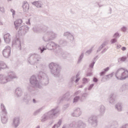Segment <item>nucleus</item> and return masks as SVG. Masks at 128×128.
<instances>
[{
	"label": "nucleus",
	"mask_w": 128,
	"mask_h": 128,
	"mask_svg": "<svg viewBox=\"0 0 128 128\" xmlns=\"http://www.w3.org/2000/svg\"><path fill=\"white\" fill-rule=\"evenodd\" d=\"M93 82H98V79L94 77L93 78Z\"/></svg>",
	"instance_id": "nucleus-57"
},
{
	"label": "nucleus",
	"mask_w": 128,
	"mask_h": 128,
	"mask_svg": "<svg viewBox=\"0 0 128 128\" xmlns=\"http://www.w3.org/2000/svg\"><path fill=\"white\" fill-rule=\"evenodd\" d=\"M94 84H90L88 87V90H92V89L94 88Z\"/></svg>",
	"instance_id": "nucleus-49"
},
{
	"label": "nucleus",
	"mask_w": 128,
	"mask_h": 128,
	"mask_svg": "<svg viewBox=\"0 0 128 128\" xmlns=\"http://www.w3.org/2000/svg\"><path fill=\"white\" fill-rule=\"evenodd\" d=\"M108 101L110 104H116V95L111 94L108 98Z\"/></svg>",
	"instance_id": "nucleus-20"
},
{
	"label": "nucleus",
	"mask_w": 128,
	"mask_h": 128,
	"mask_svg": "<svg viewBox=\"0 0 128 128\" xmlns=\"http://www.w3.org/2000/svg\"><path fill=\"white\" fill-rule=\"evenodd\" d=\"M82 114V111L80 108H76L74 110V112L72 113V116L75 118H78Z\"/></svg>",
	"instance_id": "nucleus-14"
},
{
	"label": "nucleus",
	"mask_w": 128,
	"mask_h": 128,
	"mask_svg": "<svg viewBox=\"0 0 128 128\" xmlns=\"http://www.w3.org/2000/svg\"><path fill=\"white\" fill-rule=\"evenodd\" d=\"M108 70H110V67H107L104 68L103 70L100 73V76H104Z\"/></svg>",
	"instance_id": "nucleus-33"
},
{
	"label": "nucleus",
	"mask_w": 128,
	"mask_h": 128,
	"mask_svg": "<svg viewBox=\"0 0 128 128\" xmlns=\"http://www.w3.org/2000/svg\"><path fill=\"white\" fill-rule=\"evenodd\" d=\"M4 42L6 44H10V40H12V36H10V34L7 33L4 35Z\"/></svg>",
	"instance_id": "nucleus-21"
},
{
	"label": "nucleus",
	"mask_w": 128,
	"mask_h": 128,
	"mask_svg": "<svg viewBox=\"0 0 128 128\" xmlns=\"http://www.w3.org/2000/svg\"><path fill=\"white\" fill-rule=\"evenodd\" d=\"M1 108L2 110V114H1V120L2 124H6L8 122V112H6V109L4 104H1Z\"/></svg>",
	"instance_id": "nucleus-8"
},
{
	"label": "nucleus",
	"mask_w": 128,
	"mask_h": 128,
	"mask_svg": "<svg viewBox=\"0 0 128 128\" xmlns=\"http://www.w3.org/2000/svg\"><path fill=\"white\" fill-rule=\"evenodd\" d=\"M122 50H126V48L124 47V46H123L122 48Z\"/></svg>",
	"instance_id": "nucleus-63"
},
{
	"label": "nucleus",
	"mask_w": 128,
	"mask_h": 128,
	"mask_svg": "<svg viewBox=\"0 0 128 128\" xmlns=\"http://www.w3.org/2000/svg\"><path fill=\"white\" fill-rule=\"evenodd\" d=\"M92 48H93L92 47L91 48H90V50H88L86 52H85V55L86 56H90V54H92Z\"/></svg>",
	"instance_id": "nucleus-42"
},
{
	"label": "nucleus",
	"mask_w": 128,
	"mask_h": 128,
	"mask_svg": "<svg viewBox=\"0 0 128 128\" xmlns=\"http://www.w3.org/2000/svg\"><path fill=\"white\" fill-rule=\"evenodd\" d=\"M15 94L17 98H20L24 94V91H22V88L18 87L16 88L15 90Z\"/></svg>",
	"instance_id": "nucleus-18"
},
{
	"label": "nucleus",
	"mask_w": 128,
	"mask_h": 128,
	"mask_svg": "<svg viewBox=\"0 0 128 128\" xmlns=\"http://www.w3.org/2000/svg\"><path fill=\"white\" fill-rule=\"evenodd\" d=\"M88 122L94 128H96L98 126V120L95 116L92 115L90 116L88 118Z\"/></svg>",
	"instance_id": "nucleus-12"
},
{
	"label": "nucleus",
	"mask_w": 128,
	"mask_h": 128,
	"mask_svg": "<svg viewBox=\"0 0 128 128\" xmlns=\"http://www.w3.org/2000/svg\"><path fill=\"white\" fill-rule=\"evenodd\" d=\"M32 4L38 8H42V3L40 1H35L32 2Z\"/></svg>",
	"instance_id": "nucleus-27"
},
{
	"label": "nucleus",
	"mask_w": 128,
	"mask_h": 128,
	"mask_svg": "<svg viewBox=\"0 0 128 128\" xmlns=\"http://www.w3.org/2000/svg\"><path fill=\"white\" fill-rule=\"evenodd\" d=\"M62 120H60L58 123L56 124H54L52 126V128H58L60 126H62Z\"/></svg>",
	"instance_id": "nucleus-35"
},
{
	"label": "nucleus",
	"mask_w": 128,
	"mask_h": 128,
	"mask_svg": "<svg viewBox=\"0 0 128 128\" xmlns=\"http://www.w3.org/2000/svg\"><path fill=\"white\" fill-rule=\"evenodd\" d=\"M106 46V42H103L96 50V53L98 54V52H100V50H102V48H104Z\"/></svg>",
	"instance_id": "nucleus-38"
},
{
	"label": "nucleus",
	"mask_w": 128,
	"mask_h": 128,
	"mask_svg": "<svg viewBox=\"0 0 128 128\" xmlns=\"http://www.w3.org/2000/svg\"><path fill=\"white\" fill-rule=\"evenodd\" d=\"M108 50V48L107 47L106 48H104L101 52V54H104V52H106Z\"/></svg>",
	"instance_id": "nucleus-54"
},
{
	"label": "nucleus",
	"mask_w": 128,
	"mask_h": 128,
	"mask_svg": "<svg viewBox=\"0 0 128 128\" xmlns=\"http://www.w3.org/2000/svg\"><path fill=\"white\" fill-rule=\"evenodd\" d=\"M70 128H78V122H73L69 125Z\"/></svg>",
	"instance_id": "nucleus-34"
},
{
	"label": "nucleus",
	"mask_w": 128,
	"mask_h": 128,
	"mask_svg": "<svg viewBox=\"0 0 128 128\" xmlns=\"http://www.w3.org/2000/svg\"><path fill=\"white\" fill-rule=\"evenodd\" d=\"M76 80V76H72L69 82H68V84L70 86H72V84H74V82Z\"/></svg>",
	"instance_id": "nucleus-37"
},
{
	"label": "nucleus",
	"mask_w": 128,
	"mask_h": 128,
	"mask_svg": "<svg viewBox=\"0 0 128 128\" xmlns=\"http://www.w3.org/2000/svg\"><path fill=\"white\" fill-rule=\"evenodd\" d=\"M30 28L28 26H22L19 28L18 34L20 36H25L27 32H28Z\"/></svg>",
	"instance_id": "nucleus-11"
},
{
	"label": "nucleus",
	"mask_w": 128,
	"mask_h": 128,
	"mask_svg": "<svg viewBox=\"0 0 128 128\" xmlns=\"http://www.w3.org/2000/svg\"><path fill=\"white\" fill-rule=\"evenodd\" d=\"M16 75L14 72H8L6 75L0 74V84H4L12 82L14 78H16Z\"/></svg>",
	"instance_id": "nucleus-3"
},
{
	"label": "nucleus",
	"mask_w": 128,
	"mask_h": 128,
	"mask_svg": "<svg viewBox=\"0 0 128 128\" xmlns=\"http://www.w3.org/2000/svg\"><path fill=\"white\" fill-rule=\"evenodd\" d=\"M81 92H82V91L80 90H78V91L74 93V96H78L80 94Z\"/></svg>",
	"instance_id": "nucleus-55"
},
{
	"label": "nucleus",
	"mask_w": 128,
	"mask_h": 128,
	"mask_svg": "<svg viewBox=\"0 0 128 128\" xmlns=\"http://www.w3.org/2000/svg\"><path fill=\"white\" fill-rule=\"evenodd\" d=\"M14 25L16 30H18V27L22 26V19H18L14 22Z\"/></svg>",
	"instance_id": "nucleus-23"
},
{
	"label": "nucleus",
	"mask_w": 128,
	"mask_h": 128,
	"mask_svg": "<svg viewBox=\"0 0 128 128\" xmlns=\"http://www.w3.org/2000/svg\"><path fill=\"white\" fill-rule=\"evenodd\" d=\"M120 33H118V32H116L113 36V38H116V40H117V38H120Z\"/></svg>",
	"instance_id": "nucleus-44"
},
{
	"label": "nucleus",
	"mask_w": 128,
	"mask_h": 128,
	"mask_svg": "<svg viewBox=\"0 0 128 128\" xmlns=\"http://www.w3.org/2000/svg\"><path fill=\"white\" fill-rule=\"evenodd\" d=\"M46 48L47 50H55V54L56 50H58L60 49V45L56 44L54 42H50L47 44H46Z\"/></svg>",
	"instance_id": "nucleus-10"
},
{
	"label": "nucleus",
	"mask_w": 128,
	"mask_h": 128,
	"mask_svg": "<svg viewBox=\"0 0 128 128\" xmlns=\"http://www.w3.org/2000/svg\"><path fill=\"white\" fill-rule=\"evenodd\" d=\"M26 24H30V19H28V22H26Z\"/></svg>",
	"instance_id": "nucleus-62"
},
{
	"label": "nucleus",
	"mask_w": 128,
	"mask_h": 128,
	"mask_svg": "<svg viewBox=\"0 0 128 128\" xmlns=\"http://www.w3.org/2000/svg\"><path fill=\"white\" fill-rule=\"evenodd\" d=\"M34 88H36V86H34L32 84H29L28 86V90L29 92H32V94H36Z\"/></svg>",
	"instance_id": "nucleus-31"
},
{
	"label": "nucleus",
	"mask_w": 128,
	"mask_h": 128,
	"mask_svg": "<svg viewBox=\"0 0 128 128\" xmlns=\"http://www.w3.org/2000/svg\"><path fill=\"white\" fill-rule=\"evenodd\" d=\"M98 56H96L94 57V58L93 59V62H96L98 60Z\"/></svg>",
	"instance_id": "nucleus-60"
},
{
	"label": "nucleus",
	"mask_w": 128,
	"mask_h": 128,
	"mask_svg": "<svg viewBox=\"0 0 128 128\" xmlns=\"http://www.w3.org/2000/svg\"><path fill=\"white\" fill-rule=\"evenodd\" d=\"M63 36H64L66 38H68V40H70V42H72V40H74V37L72 34L69 32H64L63 34Z\"/></svg>",
	"instance_id": "nucleus-16"
},
{
	"label": "nucleus",
	"mask_w": 128,
	"mask_h": 128,
	"mask_svg": "<svg viewBox=\"0 0 128 128\" xmlns=\"http://www.w3.org/2000/svg\"><path fill=\"white\" fill-rule=\"evenodd\" d=\"M94 64H96V60L92 61V62L89 66L90 68H94Z\"/></svg>",
	"instance_id": "nucleus-48"
},
{
	"label": "nucleus",
	"mask_w": 128,
	"mask_h": 128,
	"mask_svg": "<svg viewBox=\"0 0 128 128\" xmlns=\"http://www.w3.org/2000/svg\"><path fill=\"white\" fill-rule=\"evenodd\" d=\"M32 102H34V104H36L37 102L36 100V99L34 98L32 100Z\"/></svg>",
	"instance_id": "nucleus-64"
},
{
	"label": "nucleus",
	"mask_w": 128,
	"mask_h": 128,
	"mask_svg": "<svg viewBox=\"0 0 128 128\" xmlns=\"http://www.w3.org/2000/svg\"><path fill=\"white\" fill-rule=\"evenodd\" d=\"M49 68L50 72L54 78H60V70H62V66L57 63L51 62L49 64Z\"/></svg>",
	"instance_id": "nucleus-4"
},
{
	"label": "nucleus",
	"mask_w": 128,
	"mask_h": 128,
	"mask_svg": "<svg viewBox=\"0 0 128 128\" xmlns=\"http://www.w3.org/2000/svg\"><path fill=\"white\" fill-rule=\"evenodd\" d=\"M12 46H15V48H19L20 50H22V43H20V39L19 36H16L12 38Z\"/></svg>",
	"instance_id": "nucleus-9"
},
{
	"label": "nucleus",
	"mask_w": 128,
	"mask_h": 128,
	"mask_svg": "<svg viewBox=\"0 0 128 128\" xmlns=\"http://www.w3.org/2000/svg\"><path fill=\"white\" fill-rule=\"evenodd\" d=\"M82 98H86L88 96V93L84 92L82 94Z\"/></svg>",
	"instance_id": "nucleus-45"
},
{
	"label": "nucleus",
	"mask_w": 128,
	"mask_h": 128,
	"mask_svg": "<svg viewBox=\"0 0 128 128\" xmlns=\"http://www.w3.org/2000/svg\"><path fill=\"white\" fill-rule=\"evenodd\" d=\"M44 108H41L37 110H36L35 112H34V116H38L40 112H41L42 111Z\"/></svg>",
	"instance_id": "nucleus-39"
},
{
	"label": "nucleus",
	"mask_w": 128,
	"mask_h": 128,
	"mask_svg": "<svg viewBox=\"0 0 128 128\" xmlns=\"http://www.w3.org/2000/svg\"><path fill=\"white\" fill-rule=\"evenodd\" d=\"M5 68H8V66L4 62L0 61V71L2 70H5Z\"/></svg>",
	"instance_id": "nucleus-32"
},
{
	"label": "nucleus",
	"mask_w": 128,
	"mask_h": 128,
	"mask_svg": "<svg viewBox=\"0 0 128 128\" xmlns=\"http://www.w3.org/2000/svg\"><path fill=\"white\" fill-rule=\"evenodd\" d=\"M55 52L56 56H61L64 59L68 58H70V54L64 52L60 48L58 50H56Z\"/></svg>",
	"instance_id": "nucleus-13"
},
{
	"label": "nucleus",
	"mask_w": 128,
	"mask_h": 128,
	"mask_svg": "<svg viewBox=\"0 0 128 128\" xmlns=\"http://www.w3.org/2000/svg\"><path fill=\"white\" fill-rule=\"evenodd\" d=\"M69 106H70V104H66L64 106V110H66V108H68Z\"/></svg>",
	"instance_id": "nucleus-56"
},
{
	"label": "nucleus",
	"mask_w": 128,
	"mask_h": 128,
	"mask_svg": "<svg viewBox=\"0 0 128 128\" xmlns=\"http://www.w3.org/2000/svg\"><path fill=\"white\" fill-rule=\"evenodd\" d=\"M59 44H62V46H66L68 44V42L66 40H60Z\"/></svg>",
	"instance_id": "nucleus-43"
},
{
	"label": "nucleus",
	"mask_w": 128,
	"mask_h": 128,
	"mask_svg": "<svg viewBox=\"0 0 128 128\" xmlns=\"http://www.w3.org/2000/svg\"><path fill=\"white\" fill-rule=\"evenodd\" d=\"M33 30L34 32H42V27L40 26H36L33 28Z\"/></svg>",
	"instance_id": "nucleus-29"
},
{
	"label": "nucleus",
	"mask_w": 128,
	"mask_h": 128,
	"mask_svg": "<svg viewBox=\"0 0 128 128\" xmlns=\"http://www.w3.org/2000/svg\"><path fill=\"white\" fill-rule=\"evenodd\" d=\"M10 11L12 14V18H14V16L16 15V11L14 10L13 9H10Z\"/></svg>",
	"instance_id": "nucleus-51"
},
{
	"label": "nucleus",
	"mask_w": 128,
	"mask_h": 128,
	"mask_svg": "<svg viewBox=\"0 0 128 128\" xmlns=\"http://www.w3.org/2000/svg\"><path fill=\"white\" fill-rule=\"evenodd\" d=\"M80 98V96H75L73 100V104H76V102H78Z\"/></svg>",
	"instance_id": "nucleus-41"
},
{
	"label": "nucleus",
	"mask_w": 128,
	"mask_h": 128,
	"mask_svg": "<svg viewBox=\"0 0 128 128\" xmlns=\"http://www.w3.org/2000/svg\"><path fill=\"white\" fill-rule=\"evenodd\" d=\"M58 112H60L58 106H56L54 108L44 114L41 118L40 121L42 122H46L48 120H54L58 118Z\"/></svg>",
	"instance_id": "nucleus-2"
},
{
	"label": "nucleus",
	"mask_w": 128,
	"mask_h": 128,
	"mask_svg": "<svg viewBox=\"0 0 128 128\" xmlns=\"http://www.w3.org/2000/svg\"><path fill=\"white\" fill-rule=\"evenodd\" d=\"M80 80V78H76L74 82H76H76H78V80Z\"/></svg>",
	"instance_id": "nucleus-61"
},
{
	"label": "nucleus",
	"mask_w": 128,
	"mask_h": 128,
	"mask_svg": "<svg viewBox=\"0 0 128 128\" xmlns=\"http://www.w3.org/2000/svg\"><path fill=\"white\" fill-rule=\"evenodd\" d=\"M126 30H128V28L126 26H123L121 28V32H126Z\"/></svg>",
	"instance_id": "nucleus-47"
},
{
	"label": "nucleus",
	"mask_w": 128,
	"mask_h": 128,
	"mask_svg": "<svg viewBox=\"0 0 128 128\" xmlns=\"http://www.w3.org/2000/svg\"><path fill=\"white\" fill-rule=\"evenodd\" d=\"M84 52H82L80 56H79L78 58V60L77 62V64H80L82 62V58H84Z\"/></svg>",
	"instance_id": "nucleus-36"
},
{
	"label": "nucleus",
	"mask_w": 128,
	"mask_h": 128,
	"mask_svg": "<svg viewBox=\"0 0 128 128\" xmlns=\"http://www.w3.org/2000/svg\"><path fill=\"white\" fill-rule=\"evenodd\" d=\"M115 74L114 72H112L110 74H107L106 76H105L104 77H102L101 78V82H104V78H105V80H110V78H112V76H114Z\"/></svg>",
	"instance_id": "nucleus-22"
},
{
	"label": "nucleus",
	"mask_w": 128,
	"mask_h": 128,
	"mask_svg": "<svg viewBox=\"0 0 128 128\" xmlns=\"http://www.w3.org/2000/svg\"><path fill=\"white\" fill-rule=\"evenodd\" d=\"M120 60L122 62H124L125 60H126V56H122V58H120Z\"/></svg>",
	"instance_id": "nucleus-53"
},
{
	"label": "nucleus",
	"mask_w": 128,
	"mask_h": 128,
	"mask_svg": "<svg viewBox=\"0 0 128 128\" xmlns=\"http://www.w3.org/2000/svg\"><path fill=\"white\" fill-rule=\"evenodd\" d=\"M58 36V34L54 32L52 30H46L45 32L42 40L44 42H50V40H56Z\"/></svg>",
	"instance_id": "nucleus-7"
},
{
	"label": "nucleus",
	"mask_w": 128,
	"mask_h": 128,
	"mask_svg": "<svg viewBox=\"0 0 128 128\" xmlns=\"http://www.w3.org/2000/svg\"><path fill=\"white\" fill-rule=\"evenodd\" d=\"M82 84H88V79L86 78H84L82 79Z\"/></svg>",
	"instance_id": "nucleus-46"
},
{
	"label": "nucleus",
	"mask_w": 128,
	"mask_h": 128,
	"mask_svg": "<svg viewBox=\"0 0 128 128\" xmlns=\"http://www.w3.org/2000/svg\"><path fill=\"white\" fill-rule=\"evenodd\" d=\"M38 78L39 80H38V78L35 76H32L30 80V84L33 86H35V88H42V84L46 86L50 82L48 76L42 72H39Z\"/></svg>",
	"instance_id": "nucleus-1"
},
{
	"label": "nucleus",
	"mask_w": 128,
	"mask_h": 128,
	"mask_svg": "<svg viewBox=\"0 0 128 128\" xmlns=\"http://www.w3.org/2000/svg\"><path fill=\"white\" fill-rule=\"evenodd\" d=\"M41 60L42 56H40V55L36 53H33L28 56L27 62L29 64L34 66V64H38L40 62Z\"/></svg>",
	"instance_id": "nucleus-5"
},
{
	"label": "nucleus",
	"mask_w": 128,
	"mask_h": 128,
	"mask_svg": "<svg viewBox=\"0 0 128 128\" xmlns=\"http://www.w3.org/2000/svg\"><path fill=\"white\" fill-rule=\"evenodd\" d=\"M98 112L100 116H104V112H106V107L103 105L100 106H99Z\"/></svg>",
	"instance_id": "nucleus-24"
},
{
	"label": "nucleus",
	"mask_w": 128,
	"mask_h": 128,
	"mask_svg": "<svg viewBox=\"0 0 128 128\" xmlns=\"http://www.w3.org/2000/svg\"><path fill=\"white\" fill-rule=\"evenodd\" d=\"M115 76L120 80H126L128 78V70L124 68H118L115 72Z\"/></svg>",
	"instance_id": "nucleus-6"
},
{
	"label": "nucleus",
	"mask_w": 128,
	"mask_h": 128,
	"mask_svg": "<svg viewBox=\"0 0 128 128\" xmlns=\"http://www.w3.org/2000/svg\"><path fill=\"white\" fill-rule=\"evenodd\" d=\"M86 76H92V72H88L86 74Z\"/></svg>",
	"instance_id": "nucleus-59"
},
{
	"label": "nucleus",
	"mask_w": 128,
	"mask_h": 128,
	"mask_svg": "<svg viewBox=\"0 0 128 128\" xmlns=\"http://www.w3.org/2000/svg\"><path fill=\"white\" fill-rule=\"evenodd\" d=\"M23 101L26 102V104H28L32 101V96H30V94H28V93H25L23 98Z\"/></svg>",
	"instance_id": "nucleus-17"
},
{
	"label": "nucleus",
	"mask_w": 128,
	"mask_h": 128,
	"mask_svg": "<svg viewBox=\"0 0 128 128\" xmlns=\"http://www.w3.org/2000/svg\"><path fill=\"white\" fill-rule=\"evenodd\" d=\"M122 106H124L122 105V103H118L116 104L115 108L116 110H117L118 112H122Z\"/></svg>",
	"instance_id": "nucleus-28"
},
{
	"label": "nucleus",
	"mask_w": 128,
	"mask_h": 128,
	"mask_svg": "<svg viewBox=\"0 0 128 128\" xmlns=\"http://www.w3.org/2000/svg\"><path fill=\"white\" fill-rule=\"evenodd\" d=\"M20 117H15L12 120V126L14 128H16L18 126H20Z\"/></svg>",
	"instance_id": "nucleus-19"
},
{
	"label": "nucleus",
	"mask_w": 128,
	"mask_h": 128,
	"mask_svg": "<svg viewBox=\"0 0 128 128\" xmlns=\"http://www.w3.org/2000/svg\"><path fill=\"white\" fill-rule=\"evenodd\" d=\"M117 41H118L117 39L116 38H114L111 40L110 42L111 44H114L115 42H116Z\"/></svg>",
	"instance_id": "nucleus-50"
},
{
	"label": "nucleus",
	"mask_w": 128,
	"mask_h": 128,
	"mask_svg": "<svg viewBox=\"0 0 128 128\" xmlns=\"http://www.w3.org/2000/svg\"><path fill=\"white\" fill-rule=\"evenodd\" d=\"M22 8L24 12H28V10H30V4H28L27 2H23Z\"/></svg>",
	"instance_id": "nucleus-26"
},
{
	"label": "nucleus",
	"mask_w": 128,
	"mask_h": 128,
	"mask_svg": "<svg viewBox=\"0 0 128 128\" xmlns=\"http://www.w3.org/2000/svg\"><path fill=\"white\" fill-rule=\"evenodd\" d=\"M128 90V84L125 83L121 86L120 88V92H124L125 90Z\"/></svg>",
	"instance_id": "nucleus-30"
},
{
	"label": "nucleus",
	"mask_w": 128,
	"mask_h": 128,
	"mask_svg": "<svg viewBox=\"0 0 128 128\" xmlns=\"http://www.w3.org/2000/svg\"><path fill=\"white\" fill-rule=\"evenodd\" d=\"M38 50H40V54H42V52H44V50H46L48 48H46V47H45L44 46H42H42L39 47L38 48Z\"/></svg>",
	"instance_id": "nucleus-40"
},
{
	"label": "nucleus",
	"mask_w": 128,
	"mask_h": 128,
	"mask_svg": "<svg viewBox=\"0 0 128 128\" xmlns=\"http://www.w3.org/2000/svg\"><path fill=\"white\" fill-rule=\"evenodd\" d=\"M109 12H108V14H112V9L111 8H109Z\"/></svg>",
	"instance_id": "nucleus-58"
},
{
	"label": "nucleus",
	"mask_w": 128,
	"mask_h": 128,
	"mask_svg": "<svg viewBox=\"0 0 128 128\" xmlns=\"http://www.w3.org/2000/svg\"><path fill=\"white\" fill-rule=\"evenodd\" d=\"M10 46H6L5 48L2 50V55L6 58H8L10 56Z\"/></svg>",
	"instance_id": "nucleus-15"
},
{
	"label": "nucleus",
	"mask_w": 128,
	"mask_h": 128,
	"mask_svg": "<svg viewBox=\"0 0 128 128\" xmlns=\"http://www.w3.org/2000/svg\"><path fill=\"white\" fill-rule=\"evenodd\" d=\"M0 12L2 14H4V6H0Z\"/></svg>",
	"instance_id": "nucleus-52"
},
{
	"label": "nucleus",
	"mask_w": 128,
	"mask_h": 128,
	"mask_svg": "<svg viewBox=\"0 0 128 128\" xmlns=\"http://www.w3.org/2000/svg\"><path fill=\"white\" fill-rule=\"evenodd\" d=\"M78 128H86V124L82 120H80L77 122Z\"/></svg>",
	"instance_id": "nucleus-25"
}]
</instances>
